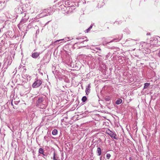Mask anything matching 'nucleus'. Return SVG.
<instances>
[{
    "label": "nucleus",
    "instance_id": "nucleus-1",
    "mask_svg": "<svg viewBox=\"0 0 160 160\" xmlns=\"http://www.w3.org/2000/svg\"><path fill=\"white\" fill-rule=\"evenodd\" d=\"M22 18L17 26L20 30L24 25H25L26 23L28 21L29 18V15L26 12L21 13Z\"/></svg>",
    "mask_w": 160,
    "mask_h": 160
},
{
    "label": "nucleus",
    "instance_id": "nucleus-2",
    "mask_svg": "<svg viewBox=\"0 0 160 160\" xmlns=\"http://www.w3.org/2000/svg\"><path fill=\"white\" fill-rule=\"evenodd\" d=\"M37 100L36 102V105L38 107L41 108H44L45 106L43 104L45 98L44 96H39L37 98Z\"/></svg>",
    "mask_w": 160,
    "mask_h": 160
},
{
    "label": "nucleus",
    "instance_id": "nucleus-3",
    "mask_svg": "<svg viewBox=\"0 0 160 160\" xmlns=\"http://www.w3.org/2000/svg\"><path fill=\"white\" fill-rule=\"evenodd\" d=\"M71 2H65V4L67 6L63 5L65 8H63L65 11V13H70L75 9V6L74 5L68 6V5H70V3Z\"/></svg>",
    "mask_w": 160,
    "mask_h": 160
},
{
    "label": "nucleus",
    "instance_id": "nucleus-4",
    "mask_svg": "<svg viewBox=\"0 0 160 160\" xmlns=\"http://www.w3.org/2000/svg\"><path fill=\"white\" fill-rule=\"evenodd\" d=\"M52 10L51 8L44 9L38 15V17L40 18H42L50 15L52 13Z\"/></svg>",
    "mask_w": 160,
    "mask_h": 160
},
{
    "label": "nucleus",
    "instance_id": "nucleus-5",
    "mask_svg": "<svg viewBox=\"0 0 160 160\" xmlns=\"http://www.w3.org/2000/svg\"><path fill=\"white\" fill-rule=\"evenodd\" d=\"M150 42L152 48L155 46H158L160 45V42H158V38H151Z\"/></svg>",
    "mask_w": 160,
    "mask_h": 160
},
{
    "label": "nucleus",
    "instance_id": "nucleus-6",
    "mask_svg": "<svg viewBox=\"0 0 160 160\" xmlns=\"http://www.w3.org/2000/svg\"><path fill=\"white\" fill-rule=\"evenodd\" d=\"M142 48L147 51L148 53H149L150 52V50L149 49V48H152V46L150 42L149 43H145L144 42L143 45H142Z\"/></svg>",
    "mask_w": 160,
    "mask_h": 160
},
{
    "label": "nucleus",
    "instance_id": "nucleus-7",
    "mask_svg": "<svg viewBox=\"0 0 160 160\" xmlns=\"http://www.w3.org/2000/svg\"><path fill=\"white\" fill-rule=\"evenodd\" d=\"M106 133L110 136L112 138L116 140L118 139V137L115 132H112L108 129L107 130Z\"/></svg>",
    "mask_w": 160,
    "mask_h": 160
},
{
    "label": "nucleus",
    "instance_id": "nucleus-8",
    "mask_svg": "<svg viewBox=\"0 0 160 160\" xmlns=\"http://www.w3.org/2000/svg\"><path fill=\"white\" fill-rule=\"evenodd\" d=\"M42 81L40 79H38V78L35 79V82L32 85L33 88H37L39 87L42 83Z\"/></svg>",
    "mask_w": 160,
    "mask_h": 160
},
{
    "label": "nucleus",
    "instance_id": "nucleus-9",
    "mask_svg": "<svg viewBox=\"0 0 160 160\" xmlns=\"http://www.w3.org/2000/svg\"><path fill=\"white\" fill-rule=\"evenodd\" d=\"M40 52H32L31 56L33 58H36L40 55Z\"/></svg>",
    "mask_w": 160,
    "mask_h": 160
},
{
    "label": "nucleus",
    "instance_id": "nucleus-10",
    "mask_svg": "<svg viewBox=\"0 0 160 160\" xmlns=\"http://www.w3.org/2000/svg\"><path fill=\"white\" fill-rule=\"evenodd\" d=\"M22 77L25 79H27L28 80H30L31 79V76L29 75L23 73L22 75Z\"/></svg>",
    "mask_w": 160,
    "mask_h": 160
},
{
    "label": "nucleus",
    "instance_id": "nucleus-11",
    "mask_svg": "<svg viewBox=\"0 0 160 160\" xmlns=\"http://www.w3.org/2000/svg\"><path fill=\"white\" fill-rule=\"evenodd\" d=\"M61 40H63V41H69L70 40V39H69V38H64L63 39H60V40H57L56 41H55V42H54L53 43V44L54 45H56V43L58 42H59V41H60Z\"/></svg>",
    "mask_w": 160,
    "mask_h": 160
},
{
    "label": "nucleus",
    "instance_id": "nucleus-12",
    "mask_svg": "<svg viewBox=\"0 0 160 160\" xmlns=\"http://www.w3.org/2000/svg\"><path fill=\"white\" fill-rule=\"evenodd\" d=\"M122 38V36L121 35L120 37H119L118 38H116L112 40H111L110 42H108L109 43L112 42H117L119 41Z\"/></svg>",
    "mask_w": 160,
    "mask_h": 160
},
{
    "label": "nucleus",
    "instance_id": "nucleus-13",
    "mask_svg": "<svg viewBox=\"0 0 160 160\" xmlns=\"http://www.w3.org/2000/svg\"><path fill=\"white\" fill-rule=\"evenodd\" d=\"M90 85L89 84L86 87L85 90L86 94L87 95H88L90 92Z\"/></svg>",
    "mask_w": 160,
    "mask_h": 160
},
{
    "label": "nucleus",
    "instance_id": "nucleus-14",
    "mask_svg": "<svg viewBox=\"0 0 160 160\" xmlns=\"http://www.w3.org/2000/svg\"><path fill=\"white\" fill-rule=\"evenodd\" d=\"M128 41H129V43L131 44V45L134 44L136 43L135 40L132 39L129 40L127 39L126 41V42Z\"/></svg>",
    "mask_w": 160,
    "mask_h": 160
},
{
    "label": "nucleus",
    "instance_id": "nucleus-15",
    "mask_svg": "<svg viewBox=\"0 0 160 160\" xmlns=\"http://www.w3.org/2000/svg\"><path fill=\"white\" fill-rule=\"evenodd\" d=\"M97 152L98 153V155L100 156L101 154V149L100 148H98L97 150Z\"/></svg>",
    "mask_w": 160,
    "mask_h": 160
},
{
    "label": "nucleus",
    "instance_id": "nucleus-16",
    "mask_svg": "<svg viewBox=\"0 0 160 160\" xmlns=\"http://www.w3.org/2000/svg\"><path fill=\"white\" fill-rule=\"evenodd\" d=\"M122 102V100L121 99H119L116 100V103L117 105H119L121 104Z\"/></svg>",
    "mask_w": 160,
    "mask_h": 160
},
{
    "label": "nucleus",
    "instance_id": "nucleus-17",
    "mask_svg": "<svg viewBox=\"0 0 160 160\" xmlns=\"http://www.w3.org/2000/svg\"><path fill=\"white\" fill-rule=\"evenodd\" d=\"M42 155L39 154L38 155V157L39 158L40 157H42L44 158H46L47 157V155L46 153H44V152L43 154H42Z\"/></svg>",
    "mask_w": 160,
    "mask_h": 160
},
{
    "label": "nucleus",
    "instance_id": "nucleus-18",
    "mask_svg": "<svg viewBox=\"0 0 160 160\" xmlns=\"http://www.w3.org/2000/svg\"><path fill=\"white\" fill-rule=\"evenodd\" d=\"M58 134V130L56 129H54L52 132V134L53 135H56Z\"/></svg>",
    "mask_w": 160,
    "mask_h": 160
},
{
    "label": "nucleus",
    "instance_id": "nucleus-19",
    "mask_svg": "<svg viewBox=\"0 0 160 160\" xmlns=\"http://www.w3.org/2000/svg\"><path fill=\"white\" fill-rule=\"evenodd\" d=\"M150 84V83H146L144 84L143 88L145 89L147 88Z\"/></svg>",
    "mask_w": 160,
    "mask_h": 160
},
{
    "label": "nucleus",
    "instance_id": "nucleus-20",
    "mask_svg": "<svg viewBox=\"0 0 160 160\" xmlns=\"http://www.w3.org/2000/svg\"><path fill=\"white\" fill-rule=\"evenodd\" d=\"M43 149L42 148H40L38 150V152L39 153L42 154L44 153Z\"/></svg>",
    "mask_w": 160,
    "mask_h": 160
},
{
    "label": "nucleus",
    "instance_id": "nucleus-21",
    "mask_svg": "<svg viewBox=\"0 0 160 160\" xmlns=\"http://www.w3.org/2000/svg\"><path fill=\"white\" fill-rule=\"evenodd\" d=\"M87 99V97L85 96L82 97V100L83 102H85L86 101Z\"/></svg>",
    "mask_w": 160,
    "mask_h": 160
},
{
    "label": "nucleus",
    "instance_id": "nucleus-22",
    "mask_svg": "<svg viewBox=\"0 0 160 160\" xmlns=\"http://www.w3.org/2000/svg\"><path fill=\"white\" fill-rule=\"evenodd\" d=\"M56 154L55 152L53 153V160H58V158L56 157Z\"/></svg>",
    "mask_w": 160,
    "mask_h": 160
},
{
    "label": "nucleus",
    "instance_id": "nucleus-23",
    "mask_svg": "<svg viewBox=\"0 0 160 160\" xmlns=\"http://www.w3.org/2000/svg\"><path fill=\"white\" fill-rule=\"evenodd\" d=\"M111 155L109 153H107L106 155V158L108 159H109Z\"/></svg>",
    "mask_w": 160,
    "mask_h": 160
},
{
    "label": "nucleus",
    "instance_id": "nucleus-24",
    "mask_svg": "<svg viewBox=\"0 0 160 160\" xmlns=\"http://www.w3.org/2000/svg\"><path fill=\"white\" fill-rule=\"evenodd\" d=\"M64 81L67 83H69L70 81L69 80L68 78H65L64 79Z\"/></svg>",
    "mask_w": 160,
    "mask_h": 160
},
{
    "label": "nucleus",
    "instance_id": "nucleus-25",
    "mask_svg": "<svg viewBox=\"0 0 160 160\" xmlns=\"http://www.w3.org/2000/svg\"><path fill=\"white\" fill-rule=\"evenodd\" d=\"M47 58V57H44L43 58V59H42L41 61L43 62L44 63H45V62H44V61Z\"/></svg>",
    "mask_w": 160,
    "mask_h": 160
},
{
    "label": "nucleus",
    "instance_id": "nucleus-26",
    "mask_svg": "<svg viewBox=\"0 0 160 160\" xmlns=\"http://www.w3.org/2000/svg\"><path fill=\"white\" fill-rule=\"evenodd\" d=\"M110 97H108L107 98H105V100L106 101H109V100H110Z\"/></svg>",
    "mask_w": 160,
    "mask_h": 160
},
{
    "label": "nucleus",
    "instance_id": "nucleus-27",
    "mask_svg": "<svg viewBox=\"0 0 160 160\" xmlns=\"http://www.w3.org/2000/svg\"><path fill=\"white\" fill-rule=\"evenodd\" d=\"M8 59L7 58H5L4 60V63H6L8 61Z\"/></svg>",
    "mask_w": 160,
    "mask_h": 160
},
{
    "label": "nucleus",
    "instance_id": "nucleus-28",
    "mask_svg": "<svg viewBox=\"0 0 160 160\" xmlns=\"http://www.w3.org/2000/svg\"><path fill=\"white\" fill-rule=\"evenodd\" d=\"M90 30V29L88 28L85 31V33L88 32Z\"/></svg>",
    "mask_w": 160,
    "mask_h": 160
},
{
    "label": "nucleus",
    "instance_id": "nucleus-29",
    "mask_svg": "<svg viewBox=\"0 0 160 160\" xmlns=\"http://www.w3.org/2000/svg\"><path fill=\"white\" fill-rule=\"evenodd\" d=\"M93 26V24H91V25L90 26L89 28L90 29V30H91L92 29Z\"/></svg>",
    "mask_w": 160,
    "mask_h": 160
},
{
    "label": "nucleus",
    "instance_id": "nucleus-30",
    "mask_svg": "<svg viewBox=\"0 0 160 160\" xmlns=\"http://www.w3.org/2000/svg\"><path fill=\"white\" fill-rule=\"evenodd\" d=\"M44 139L45 140L47 141V139H48V137L47 136H44Z\"/></svg>",
    "mask_w": 160,
    "mask_h": 160
},
{
    "label": "nucleus",
    "instance_id": "nucleus-31",
    "mask_svg": "<svg viewBox=\"0 0 160 160\" xmlns=\"http://www.w3.org/2000/svg\"><path fill=\"white\" fill-rule=\"evenodd\" d=\"M158 57H160V49L159 50V52H158Z\"/></svg>",
    "mask_w": 160,
    "mask_h": 160
},
{
    "label": "nucleus",
    "instance_id": "nucleus-32",
    "mask_svg": "<svg viewBox=\"0 0 160 160\" xmlns=\"http://www.w3.org/2000/svg\"><path fill=\"white\" fill-rule=\"evenodd\" d=\"M1 42L2 43H5L6 42V40L5 39L3 40Z\"/></svg>",
    "mask_w": 160,
    "mask_h": 160
},
{
    "label": "nucleus",
    "instance_id": "nucleus-33",
    "mask_svg": "<svg viewBox=\"0 0 160 160\" xmlns=\"http://www.w3.org/2000/svg\"><path fill=\"white\" fill-rule=\"evenodd\" d=\"M62 122H66V121L65 120V119L64 118L62 119Z\"/></svg>",
    "mask_w": 160,
    "mask_h": 160
},
{
    "label": "nucleus",
    "instance_id": "nucleus-34",
    "mask_svg": "<svg viewBox=\"0 0 160 160\" xmlns=\"http://www.w3.org/2000/svg\"><path fill=\"white\" fill-rule=\"evenodd\" d=\"M88 41V39H87L86 40H84L81 43H84V42H85V41Z\"/></svg>",
    "mask_w": 160,
    "mask_h": 160
},
{
    "label": "nucleus",
    "instance_id": "nucleus-35",
    "mask_svg": "<svg viewBox=\"0 0 160 160\" xmlns=\"http://www.w3.org/2000/svg\"><path fill=\"white\" fill-rule=\"evenodd\" d=\"M96 49L99 50H101V49L99 48H96Z\"/></svg>",
    "mask_w": 160,
    "mask_h": 160
},
{
    "label": "nucleus",
    "instance_id": "nucleus-36",
    "mask_svg": "<svg viewBox=\"0 0 160 160\" xmlns=\"http://www.w3.org/2000/svg\"><path fill=\"white\" fill-rule=\"evenodd\" d=\"M129 160H133V159L131 157H130L129 158Z\"/></svg>",
    "mask_w": 160,
    "mask_h": 160
},
{
    "label": "nucleus",
    "instance_id": "nucleus-37",
    "mask_svg": "<svg viewBox=\"0 0 160 160\" xmlns=\"http://www.w3.org/2000/svg\"><path fill=\"white\" fill-rule=\"evenodd\" d=\"M46 61V62H45L46 63H48L49 62V60L48 59V60H47V61Z\"/></svg>",
    "mask_w": 160,
    "mask_h": 160
},
{
    "label": "nucleus",
    "instance_id": "nucleus-38",
    "mask_svg": "<svg viewBox=\"0 0 160 160\" xmlns=\"http://www.w3.org/2000/svg\"><path fill=\"white\" fill-rule=\"evenodd\" d=\"M11 64V63H9V60L8 61V65H10Z\"/></svg>",
    "mask_w": 160,
    "mask_h": 160
},
{
    "label": "nucleus",
    "instance_id": "nucleus-39",
    "mask_svg": "<svg viewBox=\"0 0 160 160\" xmlns=\"http://www.w3.org/2000/svg\"><path fill=\"white\" fill-rule=\"evenodd\" d=\"M81 39V38H79V37H78L76 38V39Z\"/></svg>",
    "mask_w": 160,
    "mask_h": 160
},
{
    "label": "nucleus",
    "instance_id": "nucleus-40",
    "mask_svg": "<svg viewBox=\"0 0 160 160\" xmlns=\"http://www.w3.org/2000/svg\"><path fill=\"white\" fill-rule=\"evenodd\" d=\"M11 105L12 106H13V103H12V102H11Z\"/></svg>",
    "mask_w": 160,
    "mask_h": 160
},
{
    "label": "nucleus",
    "instance_id": "nucleus-41",
    "mask_svg": "<svg viewBox=\"0 0 160 160\" xmlns=\"http://www.w3.org/2000/svg\"><path fill=\"white\" fill-rule=\"evenodd\" d=\"M64 118L65 119H67L68 118L67 117H65Z\"/></svg>",
    "mask_w": 160,
    "mask_h": 160
},
{
    "label": "nucleus",
    "instance_id": "nucleus-42",
    "mask_svg": "<svg viewBox=\"0 0 160 160\" xmlns=\"http://www.w3.org/2000/svg\"><path fill=\"white\" fill-rule=\"evenodd\" d=\"M39 29H38V30H37V32H39Z\"/></svg>",
    "mask_w": 160,
    "mask_h": 160
},
{
    "label": "nucleus",
    "instance_id": "nucleus-43",
    "mask_svg": "<svg viewBox=\"0 0 160 160\" xmlns=\"http://www.w3.org/2000/svg\"><path fill=\"white\" fill-rule=\"evenodd\" d=\"M39 29H38V30H37V32H39Z\"/></svg>",
    "mask_w": 160,
    "mask_h": 160
},
{
    "label": "nucleus",
    "instance_id": "nucleus-44",
    "mask_svg": "<svg viewBox=\"0 0 160 160\" xmlns=\"http://www.w3.org/2000/svg\"><path fill=\"white\" fill-rule=\"evenodd\" d=\"M24 36H25L26 33H27V32H24Z\"/></svg>",
    "mask_w": 160,
    "mask_h": 160
},
{
    "label": "nucleus",
    "instance_id": "nucleus-45",
    "mask_svg": "<svg viewBox=\"0 0 160 160\" xmlns=\"http://www.w3.org/2000/svg\"><path fill=\"white\" fill-rule=\"evenodd\" d=\"M33 158H36V157H35V156H33Z\"/></svg>",
    "mask_w": 160,
    "mask_h": 160
},
{
    "label": "nucleus",
    "instance_id": "nucleus-46",
    "mask_svg": "<svg viewBox=\"0 0 160 160\" xmlns=\"http://www.w3.org/2000/svg\"><path fill=\"white\" fill-rule=\"evenodd\" d=\"M150 34V33H149V34L147 33V35H149Z\"/></svg>",
    "mask_w": 160,
    "mask_h": 160
},
{
    "label": "nucleus",
    "instance_id": "nucleus-47",
    "mask_svg": "<svg viewBox=\"0 0 160 160\" xmlns=\"http://www.w3.org/2000/svg\"><path fill=\"white\" fill-rule=\"evenodd\" d=\"M100 160H101V157L100 158Z\"/></svg>",
    "mask_w": 160,
    "mask_h": 160
},
{
    "label": "nucleus",
    "instance_id": "nucleus-48",
    "mask_svg": "<svg viewBox=\"0 0 160 160\" xmlns=\"http://www.w3.org/2000/svg\"><path fill=\"white\" fill-rule=\"evenodd\" d=\"M41 160H42V159H41Z\"/></svg>",
    "mask_w": 160,
    "mask_h": 160
}]
</instances>
